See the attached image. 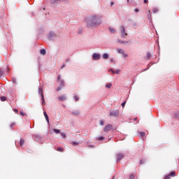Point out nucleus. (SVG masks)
I'll return each instance as SVG.
<instances>
[{
	"label": "nucleus",
	"instance_id": "09e8293b",
	"mask_svg": "<svg viewBox=\"0 0 179 179\" xmlns=\"http://www.w3.org/2000/svg\"><path fill=\"white\" fill-rule=\"evenodd\" d=\"M149 13H150V10H148Z\"/></svg>",
	"mask_w": 179,
	"mask_h": 179
},
{
	"label": "nucleus",
	"instance_id": "1a4fd4ad",
	"mask_svg": "<svg viewBox=\"0 0 179 179\" xmlns=\"http://www.w3.org/2000/svg\"><path fill=\"white\" fill-rule=\"evenodd\" d=\"M122 159H124V154L118 153L117 155V162H120V160H121Z\"/></svg>",
	"mask_w": 179,
	"mask_h": 179
},
{
	"label": "nucleus",
	"instance_id": "f03ea898",
	"mask_svg": "<svg viewBox=\"0 0 179 179\" xmlns=\"http://www.w3.org/2000/svg\"><path fill=\"white\" fill-rule=\"evenodd\" d=\"M109 131H115V128L113 127V124H107L103 129L104 132H109Z\"/></svg>",
	"mask_w": 179,
	"mask_h": 179
},
{
	"label": "nucleus",
	"instance_id": "4468645a",
	"mask_svg": "<svg viewBox=\"0 0 179 179\" xmlns=\"http://www.w3.org/2000/svg\"><path fill=\"white\" fill-rule=\"evenodd\" d=\"M53 131L55 132V134H61V130L53 129Z\"/></svg>",
	"mask_w": 179,
	"mask_h": 179
},
{
	"label": "nucleus",
	"instance_id": "5701e85b",
	"mask_svg": "<svg viewBox=\"0 0 179 179\" xmlns=\"http://www.w3.org/2000/svg\"><path fill=\"white\" fill-rule=\"evenodd\" d=\"M60 135H62V138H66V134L64 132H61Z\"/></svg>",
	"mask_w": 179,
	"mask_h": 179
},
{
	"label": "nucleus",
	"instance_id": "6e6552de",
	"mask_svg": "<svg viewBox=\"0 0 179 179\" xmlns=\"http://www.w3.org/2000/svg\"><path fill=\"white\" fill-rule=\"evenodd\" d=\"M64 86H65V82L64 80H61L59 86L57 89V92H59V90H61Z\"/></svg>",
	"mask_w": 179,
	"mask_h": 179
},
{
	"label": "nucleus",
	"instance_id": "de8ad7c7",
	"mask_svg": "<svg viewBox=\"0 0 179 179\" xmlns=\"http://www.w3.org/2000/svg\"><path fill=\"white\" fill-rule=\"evenodd\" d=\"M90 148H92V145H89Z\"/></svg>",
	"mask_w": 179,
	"mask_h": 179
},
{
	"label": "nucleus",
	"instance_id": "7c9ffc66",
	"mask_svg": "<svg viewBox=\"0 0 179 179\" xmlns=\"http://www.w3.org/2000/svg\"><path fill=\"white\" fill-rule=\"evenodd\" d=\"M140 135H141V136H145V135H146V134L145 132H140Z\"/></svg>",
	"mask_w": 179,
	"mask_h": 179
},
{
	"label": "nucleus",
	"instance_id": "2f4dec72",
	"mask_svg": "<svg viewBox=\"0 0 179 179\" xmlns=\"http://www.w3.org/2000/svg\"><path fill=\"white\" fill-rule=\"evenodd\" d=\"M122 55H123V57L124 58H127V57H128V55L127 53H125L124 52V54H122Z\"/></svg>",
	"mask_w": 179,
	"mask_h": 179
},
{
	"label": "nucleus",
	"instance_id": "ddd939ff",
	"mask_svg": "<svg viewBox=\"0 0 179 179\" xmlns=\"http://www.w3.org/2000/svg\"><path fill=\"white\" fill-rule=\"evenodd\" d=\"M103 59H108V55L107 53L103 54Z\"/></svg>",
	"mask_w": 179,
	"mask_h": 179
},
{
	"label": "nucleus",
	"instance_id": "f8f14e48",
	"mask_svg": "<svg viewBox=\"0 0 179 179\" xmlns=\"http://www.w3.org/2000/svg\"><path fill=\"white\" fill-rule=\"evenodd\" d=\"M40 52H41V55H45V54L47 53V51H45V49H41L40 50Z\"/></svg>",
	"mask_w": 179,
	"mask_h": 179
},
{
	"label": "nucleus",
	"instance_id": "c9c22d12",
	"mask_svg": "<svg viewBox=\"0 0 179 179\" xmlns=\"http://www.w3.org/2000/svg\"><path fill=\"white\" fill-rule=\"evenodd\" d=\"M100 125H104V121L101 120V122H100Z\"/></svg>",
	"mask_w": 179,
	"mask_h": 179
},
{
	"label": "nucleus",
	"instance_id": "9b49d317",
	"mask_svg": "<svg viewBox=\"0 0 179 179\" xmlns=\"http://www.w3.org/2000/svg\"><path fill=\"white\" fill-rule=\"evenodd\" d=\"M45 118L48 124H50V120L48 119V115H47V113L44 112Z\"/></svg>",
	"mask_w": 179,
	"mask_h": 179
},
{
	"label": "nucleus",
	"instance_id": "4be33fe9",
	"mask_svg": "<svg viewBox=\"0 0 179 179\" xmlns=\"http://www.w3.org/2000/svg\"><path fill=\"white\" fill-rule=\"evenodd\" d=\"M152 12H153V13H157L159 12V9L153 8Z\"/></svg>",
	"mask_w": 179,
	"mask_h": 179
},
{
	"label": "nucleus",
	"instance_id": "a18cd8bd",
	"mask_svg": "<svg viewBox=\"0 0 179 179\" xmlns=\"http://www.w3.org/2000/svg\"><path fill=\"white\" fill-rule=\"evenodd\" d=\"M62 68H65V65H63Z\"/></svg>",
	"mask_w": 179,
	"mask_h": 179
},
{
	"label": "nucleus",
	"instance_id": "37998d69",
	"mask_svg": "<svg viewBox=\"0 0 179 179\" xmlns=\"http://www.w3.org/2000/svg\"><path fill=\"white\" fill-rule=\"evenodd\" d=\"M110 5H111V6H113V5H114V2L112 1V2L110 3Z\"/></svg>",
	"mask_w": 179,
	"mask_h": 179
},
{
	"label": "nucleus",
	"instance_id": "79ce46f5",
	"mask_svg": "<svg viewBox=\"0 0 179 179\" xmlns=\"http://www.w3.org/2000/svg\"><path fill=\"white\" fill-rule=\"evenodd\" d=\"M14 112H15V113H18L17 109H14Z\"/></svg>",
	"mask_w": 179,
	"mask_h": 179
},
{
	"label": "nucleus",
	"instance_id": "6ab92c4d",
	"mask_svg": "<svg viewBox=\"0 0 179 179\" xmlns=\"http://www.w3.org/2000/svg\"><path fill=\"white\" fill-rule=\"evenodd\" d=\"M117 52L119 54H124V52L122 49H117Z\"/></svg>",
	"mask_w": 179,
	"mask_h": 179
},
{
	"label": "nucleus",
	"instance_id": "c756f323",
	"mask_svg": "<svg viewBox=\"0 0 179 179\" xmlns=\"http://www.w3.org/2000/svg\"><path fill=\"white\" fill-rule=\"evenodd\" d=\"M125 104H127V101H124V102L122 103V108L125 107Z\"/></svg>",
	"mask_w": 179,
	"mask_h": 179
},
{
	"label": "nucleus",
	"instance_id": "a211bd4d",
	"mask_svg": "<svg viewBox=\"0 0 179 179\" xmlns=\"http://www.w3.org/2000/svg\"><path fill=\"white\" fill-rule=\"evenodd\" d=\"M118 43H120L121 44H128V41H118Z\"/></svg>",
	"mask_w": 179,
	"mask_h": 179
},
{
	"label": "nucleus",
	"instance_id": "f3484780",
	"mask_svg": "<svg viewBox=\"0 0 179 179\" xmlns=\"http://www.w3.org/2000/svg\"><path fill=\"white\" fill-rule=\"evenodd\" d=\"M57 152H64V148L59 147V148H57Z\"/></svg>",
	"mask_w": 179,
	"mask_h": 179
},
{
	"label": "nucleus",
	"instance_id": "c85d7f7f",
	"mask_svg": "<svg viewBox=\"0 0 179 179\" xmlns=\"http://www.w3.org/2000/svg\"><path fill=\"white\" fill-rule=\"evenodd\" d=\"M110 31L111 33H115V30L114 29H113V28H110Z\"/></svg>",
	"mask_w": 179,
	"mask_h": 179
},
{
	"label": "nucleus",
	"instance_id": "dca6fc26",
	"mask_svg": "<svg viewBox=\"0 0 179 179\" xmlns=\"http://www.w3.org/2000/svg\"><path fill=\"white\" fill-rule=\"evenodd\" d=\"M150 58H152V55H150V53H147L146 59H149Z\"/></svg>",
	"mask_w": 179,
	"mask_h": 179
},
{
	"label": "nucleus",
	"instance_id": "412c9836",
	"mask_svg": "<svg viewBox=\"0 0 179 179\" xmlns=\"http://www.w3.org/2000/svg\"><path fill=\"white\" fill-rule=\"evenodd\" d=\"M0 99H1L2 101H6V96H1Z\"/></svg>",
	"mask_w": 179,
	"mask_h": 179
},
{
	"label": "nucleus",
	"instance_id": "0eeeda50",
	"mask_svg": "<svg viewBox=\"0 0 179 179\" xmlns=\"http://www.w3.org/2000/svg\"><path fill=\"white\" fill-rule=\"evenodd\" d=\"M92 58L94 59V61H97V59H100V58H101V56L99 53H94Z\"/></svg>",
	"mask_w": 179,
	"mask_h": 179
},
{
	"label": "nucleus",
	"instance_id": "8fccbe9b",
	"mask_svg": "<svg viewBox=\"0 0 179 179\" xmlns=\"http://www.w3.org/2000/svg\"><path fill=\"white\" fill-rule=\"evenodd\" d=\"M13 82H15V80H13Z\"/></svg>",
	"mask_w": 179,
	"mask_h": 179
},
{
	"label": "nucleus",
	"instance_id": "a878e982",
	"mask_svg": "<svg viewBox=\"0 0 179 179\" xmlns=\"http://www.w3.org/2000/svg\"><path fill=\"white\" fill-rule=\"evenodd\" d=\"M74 99H75L76 101H78L79 96L76 95V96H74Z\"/></svg>",
	"mask_w": 179,
	"mask_h": 179
},
{
	"label": "nucleus",
	"instance_id": "423d86ee",
	"mask_svg": "<svg viewBox=\"0 0 179 179\" xmlns=\"http://www.w3.org/2000/svg\"><path fill=\"white\" fill-rule=\"evenodd\" d=\"M171 177H176V171L171 172L169 175L164 177V179H170Z\"/></svg>",
	"mask_w": 179,
	"mask_h": 179
},
{
	"label": "nucleus",
	"instance_id": "4c0bfd02",
	"mask_svg": "<svg viewBox=\"0 0 179 179\" xmlns=\"http://www.w3.org/2000/svg\"><path fill=\"white\" fill-rule=\"evenodd\" d=\"M149 2V1L148 0H144V3H148Z\"/></svg>",
	"mask_w": 179,
	"mask_h": 179
},
{
	"label": "nucleus",
	"instance_id": "ea45409f",
	"mask_svg": "<svg viewBox=\"0 0 179 179\" xmlns=\"http://www.w3.org/2000/svg\"><path fill=\"white\" fill-rule=\"evenodd\" d=\"M110 71L112 72V73H115V71H114V70L111 69Z\"/></svg>",
	"mask_w": 179,
	"mask_h": 179
},
{
	"label": "nucleus",
	"instance_id": "58836bf2",
	"mask_svg": "<svg viewBox=\"0 0 179 179\" xmlns=\"http://www.w3.org/2000/svg\"><path fill=\"white\" fill-rule=\"evenodd\" d=\"M135 12L138 13V12H139V10L138 8H136Z\"/></svg>",
	"mask_w": 179,
	"mask_h": 179
},
{
	"label": "nucleus",
	"instance_id": "72a5a7b5",
	"mask_svg": "<svg viewBox=\"0 0 179 179\" xmlns=\"http://www.w3.org/2000/svg\"><path fill=\"white\" fill-rule=\"evenodd\" d=\"M15 125H16L15 123H12V124H10V128H13V127H15Z\"/></svg>",
	"mask_w": 179,
	"mask_h": 179
},
{
	"label": "nucleus",
	"instance_id": "473e14b6",
	"mask_svg": "<svg viewBox=\"0 0 179 179\" xmlns=\"http://www.w3.org/2000/svg\"><path fill=\"white\" fill-rule=\"evenodd\" d=\"M20 114L21 115H22V117H24V115H25V114H24V113L23 111H20Z\"/></svg>",
	"mask_w": 179,
	"mask_h": 179
},
{
	"label": "nucleus",
	"instance_id": "e433bc0d",
	"mask_svg": "<svg viewBox=\"0 0 179 179\" xmlns=\"http://www.w3.org/2000/svg\"><path fill=\"white\" fill-rule=\"evenodd\" d=\"M57 80H58V82H59V80H61V76H59L57 77Z\"/></svg>",
	"mask_w": 179,
	"mask_h": 179
},
{
	"label": "nucleus",
	"instance_id": "f257e3e1",
	"mask_svg": "<svg viewBox=\"0 0 179 179\" xmlns=\"http://www.w3.org/2000/svg\"><path fill=\"white\" fill-rule=\"evenodd\" d=\"M87 27H94L99 26L101 23V16L91 15L85 20Z\"/></svg>",
	"mask_w": 179,
	"mask_h": 179
},
{
	"label": "nucleus",
	"instance_id": "3c124183",
	"mask_svg": "<svg viewBox=\"0 0 179 179\" xmlns=\"http://www.w3.org/2000/svg\"><path fill=\"white\" fill-rule=\"evenodd\" d=\"M61 1H66V0H61Z\"/></svg>",
	"mask_w": 179,
	"mask_h": 179
},
{
	"label": "nucleus",
	"instance_id": "393cba45",
	"mask_svg": "<svg viewBox=\"0 0 179 179\" xmlns=\"http://www.w3.org/2000/svg\"><path fill=\"white\" fill-rule=\"evenodd\" d=\"M72 145H73V146H78V145H79V143H78V142H73Z\"/></svg>",
	"mask_w": 179,
	"mask_h": 179
},
{
	"label": "nucleus",
	"instance_id": "7ed1b4c3",
	"mask_svg": "<svg viewBox=\"0 0 179 179\" xmlns=\"http://www.w3.org/2000/svg\"><path fill=\"white\" fill-rule=\"evenodd\" d=\"M38 94H41L42 97V104L44 106L45 104V99H44V94L43 93V88L40 87L38 89Z\"/></svg>",
	"mask_w": 179,
	"mask_h": 179
},
{
	"label": "nucleus",
	"instance_id": "9d476101",
	"mask_svg": "<svg viewBox=\"0 0 179 179\" xmlns=\"http://www.w3.org/2000/svg\"><path fill=\"white\" fill-rule=\"evenodd\" d=\"M58 100H59V101H64V100H66V96L61 95L58 97Z\"/></svg>",
	"mask_w": 179,
	"mask_h": 179
},
{
	"label": "nucleus",
	"instance_id": "bb28decb",
	"mask_svg": "<svg viewBox=\"0 0 179 179\" xmlns=\"http://www.w3.org/2000/svg\"><path fill=\"white\" fill-rule=\"evenodd\" d=\"M104 139V137H103V136H101V137H98L97 138V140L98 141H103Z\"/></svg>",
	"mask_w": 179,
	"mask_h": 179
},
{
	"label": "nucleus",
	"instance_id": "603ef678",
	"mask_svg": "<svg viewBox=\"0 0 179 179\" xmlns=\"http://www.w3.org/2000/svg\"><path fill=\"white\" fill-rule=\"evenodd\" d=\"M50 36H51V34H50Z\"/></svg>",
	"mask_w": 179,
	"mask_h": 179
},
{
	"label": "nucleus",
	"instance_id": "39448f33",
	"mask_svg": "<svg viewBox=\"0 0 179 179\" xmlns=\"http://www.w3.org/2000/svg\"><path fill=\"white\" fill-rule=\"evenodd\" d=\"M110 117H118L120 115V110H113L110 113Z\"/></svg>",
	"mask_w": 179,
	"mask_h": 179
},
{
	"label": "nucleus",
	"instance_id": "b1692460",
	"mask_svg": "<svg viewBox=\"0 0 179 179\" xmlns=\"http://www.w3.org/2000/svg\"><path fill=\"white\" fill-rule=\"evenodd\" d=\"M3 70L2 69H0V76H3Z\"/></svg>",
	"mask_w": 179,
	"mask_h": 179
},
{
	"label": "nucleus",
	"instance_id": "aec40b11",
	"mask_svg": "<svg viewBox=\"0 0 179 179\" xmlns=\"http://www.w3.org/2000/svg\"><path fill=\"white\" fill-rule=\"evenodd\" d=\"M111 86H113V84L111 83H108L106 85V87H107V89H110V87H111Z\"/></svg>",
	"mask_w": 179,
	"mask_h": 179
},
{
	"label": "nucleus",
	"instance_id": "2eb2a0df",
	"mask_svg": "<svg viewBox=\"0 0 179 179\" xmlns=\"http://www.w3.org/2000/svg\"><path fill=\"white\" fill-rule=\"evenodd\" d=\"M20 146H23V145H24V139L20 140Z\"/></svg>",
	"mask_w": 179,
	"mask_h": 179
},
{
	"label": "nucleus",
	"instance_id": "20e7f679",
	"mask_svg": "<svg viewBox=\"0 0 179 179\" xmlns=\"http://www.w3.org/2000/svg\"><path fill=\"white\" fill-rule=\"evenodd\" d=\"M120 31L122 33V38H125V37L128 36V34L125 33V27L124 26H120Z\"/></svg>",
	"mask_w": 179,
	"mask_h": 179
},
{
	"label": "nucleus",
	"instance_id": "f704fd0d",
	"mask_svg": "<svg viewBox=\"0 0 179 179\" xmlns=\"http://www.w3.org/2000/svg\"><path fill=\"white\" fill-rule=\"evenodd\" d=\"M128 3H132L134 2V0H127Z\"/></svg>",
	"mask_w": 179,
	"mask_h": 179
},
{
	"label": "nucleus",
	"instance_id": "a19ab883",
	"mask_svg": "<svg viewBox=\"0 0 179 179\" xmlns=\"http://www.w3.org/2000/svg\"><path fill=\"white\" fill-rule=\"evenodd\" d=\"M115 73H117V74L120 73V70L116 71Z\"/></svg>",
	"mask_w": 179,
	"mask_h": 179
},
{
	"label": "nucleus",
	"instance_id": "cd10ccee",
	"mask_svg": "<svg viewBox=\"0 0 179 179\" xmlns=\"http://www.w3.org/2000/svg\"><path fill=\"white\" fill-rule=\"evenodd\" d=\"M134 178H135V175L134 174L130 175L129 179H134Z\"/></svg>",
	"mask_w": 179,
	"mask_h": 179
},
{
	"label": "nucleus",
	"instance_id": "49530a36",
	"mask_svg": "<svg viewBox=\"0 0 179 179\" xmlns=\"http://www.w3.org/2000/svg\"><path fill=\"white\" fill-rule=\"evenodd\" d=\"M134 121H136V118H134Z\"/></svg>",
	"mask_w": 179,
	"mask_h": 179
},
{
	"label": "nucleus",
	"instance_id": "c03bdc74",
	"mask_svg": "<svg viewBox=\"0 0 179 179\" xmlns=\"http://www.w3.org/2000/svg\"><path fill=\"white\" fill-rule=\"evenodd\" d=\"M66 62H69V59H66Z\"/></svg>",
	"mask_w": 179,
	"mask_h": 179
}]
</instances>
